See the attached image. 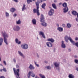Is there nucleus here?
<instances>
[{"instance_id": "1", "label": "nucleus", "mask_w": 78, "mask_h": 78, "mask_svg": "<svg viewBox=\"0 0 78 78\" xmlns=\"http://www.w3.org/2000/svg\"><path fill=\"white\" fill-rule=\"evenodd\" d=\"M2 35L4 37V42L6 44V45H8V41H7V38H6L9 37V35L5 32L2 33Z\"/></svg>"}, {"instance_id": "2", "label": "nucleus", "mask_w": 78, "mask_h": 78, "mask_svg": "<svg viewBox=\"0 0 78 78\" xmlns=\"http://www.w3.org/2000/svg\"><path fill=\"white\" fill-rule=\"evenodd\" d=\"M62 6L65 8L63 9L64 12L65 13L69 11V8H68V7H67V3L66 2L62 4Z\"/></svg>"}, {"instance_id": "3", "label": "nucleus", "mask_w": 78, "mask_h": 78, "mask_svg": "<svg viewBox=\"0 0 78 78\" xmlns=\"http://www.w3.org/2000/svg\"><path fill=\"white\" fill-rule=\"evenodd\" d=\"M45 18H44V15H41V18L40 19V21L41 22H43V23H41V24L43 26H44V27H46L47 26V23L44 22V19Z\"/></svg>"}, {"instance_id": "4", "label": "nucleus", "mask_w": 78, "mask_h": 78, "mask_svg": "<svg viewBox=\"0 0 78 78\" xmlns=\"http://www.w3.org/2000/svg\"><path fill=\"white\" fill-rule=\"evenodd\" d=\"M13 71L14 72V74L17 77V78H20V77H19V69H18L17 70L15 69V68H13Z\"/></svg>"}, {"instance_id": "5", "label": "nucleus", "mask_w": 78, "mask_h": 78, "mask_svg": "<svg viewBox=\"0 0 78 78\" xmlns=\"http://www.w3.org/2000/svg\"><path fill=\"white\" fill-rule=\"evenodd\" d=\"M21 47L22 49L27 50L28 48V45L27 44H23L21 45Z\"/></svg>"}, {"instance_id": "6", "label": "nucleus", "mask_w": 78, "mask_h": 78, "mask_svg": "<svg viewBox=\"0 0 78 78\" xmlns=\"http://www.w3.org/2000/svg\"><path fill=\"white\" fill-rule=\"evenodd\" d=\"M30 75L32 77H34L35 76V74L33 72V71H30L27 75V76L28 78L30 77Z\"/></svg>"}, {"instance_id": "7", "label": "nucleus", "mask_w": 78, "mask_h": 78, "mask_svg": "<svg viewBox=\"0 0 78 78\" xmlns=\"http://www.w3.org/2000/svg\"><path fill=\"white\" fill-rule=\"evenodd\" d=\"M54 14V9H51L48 12L49 16H52Z\"/></svg>"}, {"instance_id": "8", "label": "nucleus", "mask_w": 78, "mask_h": 78, "mask_svg": "<svg viewBox=\"0 0 78 78\" xmlns=\"http://www.w3.org/2000/svg\"><path fill=\"white\" fill-rule=\"evenodd\" d=\"M14 31H18L20 30V27L18 26H14L13 28Z\"/></svg>"}, {"instance_id": "9", "label": "nucleus", "mask_w": 78, "mask_h": 78, "mask_svg": "<svg viewBox=\"0 0 78 78\" xmlns=\"http://www.w3.org/2000/svg\"><path fill=\"white\" fill-rule=\"evenodd\" d=\"M37 6V9H33V11H34V13H36V12L37 13V11H39V7L38 6V4L37 5H36Z\"/></svg>"}, {"instance_id": "10", "label": "nucleus", "mask_w": 78, "mask_h": 78, "mask_svg": "<svg viewBox=\"0 0 78 78\" xmlns=\"http://www.w3.org/2000/svg\"><path fill=\"white\" fill-rule=\"evenodd\" d=\"M39 35L42 36L43 37L44 39H45V35L44 34V33L42 32V31H41L39 32Z\"/></svg>"}, {"instance_id": "11", "label": "nucleus", "mask_w": 78, "mask_h": 78, "mask_svg": "<svg viewBox=\"0 0 78 78\" xmlns=\"http://www.w3.org/2000/svg\"><path fill=\"white\" fill-rule=\"evenodd\" d=\"M46 45L48 47H52V44L50 42H47L46 43Z\"/></svg>"}, {"instance_id": "12", "label": "nucleus", "mask_w": 78, "mask_h": 78, "mask_svg": "<svg viewBox=\"0 0 78 78\" xmlns=\"http://www.w3.org/2000/svg\"><path fill=\"white\" fill-rule=\"evenodd\" d=\"M29 68L30 69V70H34V69H35V68H34L33 66L31 64L30 65V66L29 67Z\"/></svg>"}, {"instance_id": "13", "label": "nucleus", "mask_w": 78, "mask_h": 78, "mask_svg": "<svg viewBox=\"0 0 78 78\" xmlns=\"http://www.w3.org/2000/svg\"><path fill=\"white\" fill-rule=\"evenodd\" d=\"M15 42L16 44H21V41H19V39L17 38H16L15 39Z\"/></svg>"}, {"instance_id": "14", "label": "nucleus", "mask_w": 78, "mask_h": 78, "mask_svg": "<svg viewBox=\"0 0 78 78\" xmlns=\"http://www.w3.org/2000/svg\"><path fill=\"white\" fill-rule=\"evenodd\" d=\"M42 0H37V2H36V5L37 6V5L38 4V6H39V3H42Z\"/></svg>"}, {"instance_id": "15", "label": "nucleus", "mask_w": 78, "mask_h": 78, "mask_svg": "<svg viewBox=\"0 0 78 78\" xmlns=\"http://www.w3.org/2000/svg\"><path fill=\"white\" fill-rule=\"evenodd\" d=\"M47 40L48 41H49L53 43V42H55V40L53 38H49Z\"/></svg>"}, {"instance_id": "16", "label": "nucleus", "mask_w": 78, "mask_h": 78, "mask_svg": "<svg viewBox=\"0 0 78 78\" xmlns=\"http://www.w3.org/2000/svg\"><path fill=\"white\" fill-rule=\"evenodd\" d=\"M57 30L60 31V32H62L63 31V28L61 27H58L57 28Z\"/></svg>"}, {"instance_id": "17", "label": "nucleus", "mask_w": 78, "mask_h": 78, "mask_svg": "<svg viewBox=\"0 0 78 78\" xmlns=\"http://www.w3.org/2000/svg\"><path fill=\"white\" fill-rule=\"evenodd\" d=\"M72 14L74 16H76L77 15V12L75 11H72Z\"/></svg>"}, {"instance_id": "18", "label": "nucleus", "mask_w": 78, "mask_h": 78, "mask_svg": "<svg viewBox=\"0 0 78 78\" xmlns=\"http://www.w3.org/2000/svg\"><path fill=\"white\" fill-rule=\"evenodd\" d=\"M18 53L20 56H22V57H23V58H24V55H23V53H22L20 51H19Z\"/></svg>"}, {"instance_id": "19", "label": "nucleus", "mask_w": 78, "mask_h": 78, "mask_svg": "<svg viewBox=\"0 0 78 78\" xmlns=\"http://www.w3.org/2000/svg\"><path fill=\"white\" fill-rule=\"evenodd\" d=\"M62 48H66V45L65 44H64V41H62Z\"/></svg>"}, {"instance_id": "20", "label": "nucleus", "mask_w": 78, "mask_h": 78, "mask_svg": "<svg viewBox=\"0 0 78 78\" xmlns=\"http://www.w3.org/2000/svg\"><path fill=\"white\" fill-rule=\"evenodd\" d=\"M65 41L66 42H69L68 41V39H69V37H68L66 35L65 36Z\"/></svg>"}, {"instance_id": "21", "label": "nucleus", "mask_w": 78, "mask_h": 78, "mask_svg": "<svg viewBox=\"0 0 78 78\" xmlns=\"http://www.w3.org/2000/svg\"><path fill=\"white\" fill-rule=\"evenodd\" d=\"M69 41L71 42V43H72V44H74V41L70 37H69Z\"/></svg>"}, {"instance_id": "22", "label": "nucleus", "mask_w": 78, "mask_h": 78, "mask_svg": "<svg viewBox=\"0 0 78 78\" xmlns=\"http://www.w3.org/2000/svg\"><path fill=\"white\" fill-rule=\"evenodd\" d=\"M32 23L34 25H36V20L35 19H34L32 21Z\"/></svg>"}, {"instance_id": "23", "label": "nucleus", "mask_w": 78, "mask_h": 78, "mask_svg": "<svg viewBox=\"0 0 78 78\" xmlns=\"http://www.w3.org/2000/svg\"><path fill=\"white\" fill-rule=\"evenodd\" d=\"M71 27H72V26L71 25V24H70V23L67 24L66 27H67L68 28H71Z\"/></svg>"}, {"instance_id": "24", "label": "nucleus", "mask_w": 78, "mask_h": 78, "mask_svg": "<svg viewBox=\"0 0 78 78\" xmlns=\"http://www.w3.org/2000/svg\"><path fill=\"white\" fill-rule=\"evenodd\" d=\"M54 66L55 67H58L59 66V64L57 62H55L54 63Z\"/></svg>"}, {"instance_id": "25", "label": "nucleus", "mask_w": 78, "mask_h": 78, "mask_svg": "<svg viewBox=\"0 0 78 78\" xmlns=\"http://www.w3.org/2000/svg\"><path fill=\"white\" fill-rule=\"evenodd\" d=\"M26 5H25V4H23V6L22 9V11H24V10H25L26 9V7H25Z\"/></svg>"}, {"instance_id": "26", "label": "nucleus", "mask_w": 78, "mask_h": 78, "mask_svg": "<svg viewBox=\"0 0 78 78\" xmlns=\"http://www.w3.org/2000/svg\"><path fill=\"white\" fill-rule=\"evenodd\" d=\"M45 6H46V4L45 3H44L42 5L41 8H42L43 9H45Z\"/></svg>"}, {"instance_id": "27", "label": "nucleus", "mask_w": 78, "mask_h": 78, "mask_svg": "<svg viewBox=\"0 0 78 78\" xmlns=\"http://www.w3.org/2000/svg\"><path fill=\"white\" fill-rule=\"evenodd\" d=\"M52 6L53 8L56 9V4H52Z\"/></svg>"}, {"instance_id": "28", "label": "nucleus", "mask_w": 78, "mask_h": 78, "mask_svg": "<svg viewBox=\"0 0 78 78\" xmlns=\"http://www.w3.org/2000/svg\"><path fill=\"white\" fill-rule=\"evenodd\" d=\"M39 76H40V77L41 78H45V76L44 75L41 74H39Z\"/></svg>"}, {"instance_id": "29", "label": "nucleus", "mask_w": 78, "mask_h": 78, "mask_svg": "<svg viewBox=\"0 0 78 78\" xmlns=\"http://www.w3.org/2000/svg\"><path fill=\"white\" fill-rule=\"evenodd\" d=\"M16 23L18 25H19L21 23V21H20V20H19L18 21H16Z\"/></svg>"}, {"instance_id": "30", "label": "nucleus", "mask_w": 78, "mask_h": 78, "mask_svg": "<svg viewBox=\"0 0 78 78\" xmlns=\"http://www.w3.org/2000/svg\"><path fill=\"white\" fill-rule=\"evenodd\" d=\"M69 78H73V76L72 74H69Z\"/></svg>"}, {"instance_id": "31", "label": "nucleus", "mask_w": 78, "mask_h": 78, "mask_svg": "<svg viewBox=\"0 0 78 78\" xmlns=\"http://www.w3.org/2000/svg\"><path fill=\"white\" fill-rule=\"evenodd\" d=\"M10 11L11 12H14V11H15V9L14 8H12L11 9Z\"/></svg>"}, {"instance_id": "32", "label": "nucleus", "mask_w": 78, "mask_h": 78, "mask_svg": "<svg viewBox=\"0 0 78 78\" xmlns=\"http://www.w3.org/2000/svg\"><path fill=\"white\" fill-rule=\"evenodd\" d=\"M0 43H1L2 44L3 42V39L2 38H1L0 39Z\"/></svg>"}, {"instance_id": "33", "label": "nucleus", "mask_w": 78, "mask_h": 78, "mask_svg": "<svg viewBox=\"0 0 78 78\" xmlns=\"http://www.w3.org/2000/svg\"><path fill=\"white\" fill-rule=\"evenodd\" d=\"M27 1L28 4H29L30 2H32V0H27Z\"/></svg>"}, {"instance_id": "34", "label": "nucleus", "mask_w": 78, "mask_h": 78, "mask_svg": "<svg viewBox=\"0 0 78 78\" xmlns=\"http://www.w3.org/2000/svg\"><path fill=\"white\" fill-rule=\"evenodd\" d=\"M5 14L6 17H9V13L6 12Z\"/></svg>"}, {"instance_id": "35", "label": "nucleus", "mask_w": 78, "mask_h": 78, "mask_svg": "<svg viewBox=\"0 0 78 78\" xmlns=\"http://www.w3.org/2000/svg\"><path fill=\"white\" fill-rule=\"evenodd\" d=\"M47 69H51V68L50 66H48L47 67Z\"/></svg>"}, {"instance_id": "36", "label": "nucleus", "mask_w": 78, "mask_h": 78, "mask_svg": "<svg viewBox=\"0 0 78 78\" xmlns=\"http://www.w3.org/2000/svg\"><path fill=\"white\" fill-rule=\"evenodd\" d=\"M74 62L76 64H78V60L77 59H75Z\"/></svg>"}, {"instance_id": "37", "label": "nucleus", "mask_w": 78, "mask_h": 78, "mask_svg": "<svg viewBox=\"0 0 78 78\" xmlns=\"http://www.w3.org/2000/svg\"><path fill=\"white\" fill-rule=\"evenodd\" d=\"M35 65L36 66H37V67H39V64H37V63H36V62H35Z\"/></svg>"}, {"instance_id": "38", "label": "nucleus", "mask_w": 78, "mask_h": 78, "mask_svg": "<svg viewBox=\"0 0 78 78\" xmlns=\"http://www.w3.org/2000/svg\"><path fill=\"white\" fill-rule=\"evenodd\" d=\"M37 16H39L40 15V14L39 13V10L37 11Z\"/></svg>"}, {"instance_id": "39", "label": "nucleus", "mask_w": 78, "mask_h": 78, "mask_svg": "<svg viewBox=\"0 0 78 78\" xmlns=\"http://www.w3.org/2000/svg\"><path fill=\"white\" fill-rule=\"evenodd\" d=\"M75 45H76L77 47H78V42H77L75 44Z\"/></svg>"}, {"instance_id": "40", "label": "nucleus", "mask_w": 78, "mask_h": 78, "mask_svg": "<svg viewBox=\"0 0 78 78\" xmlns=\"http://www.w3.org/2000/svg\"><path fill=\"white\" fill-rule=\"evenodd\" d=\"M3 63L5 65V66H6V61H3Z\"/></svg>"}, {"instance_id": "41", "label": "nucleus", "mask_w": 78, "mask_h": 78, "mask_svg": "<svg viewBox=\"0 0 78 78\" xmlns=\"http://www.w3.org/2000/svg\"><path fill=\"white\" fill-rule=\"evenodd\" d=\"M16 16H17V14H16V13L14 14L13 16H14V17H16Z\"/></svg>"}, {"instance_id": "42", "label": "nucleus", "mask_w": 78, "mask_h": 78, "mask_svg": "<svg viewBox=\"0 0 78 78\" xmlns=\"http://www.w3.org/2000/svg\"><path fill=\"white\" fill-rule=\"evenodd\" d=\"M2 70L3 71H4V72H6V69L4 68Z\"/></svg>"}, {"instance_id": "43", "label": "nucleus", "mask_w": 78, "mask_h": 78, "mask_svg": "<svg viewBox=\"0 0 78 78\" xmlns=\"http://www.w3.org/2000/svg\"><path fill=\"white\" fill-rule=\"evenodd\" d=\"M13 61H14V62H16V58H14L13 59Z\"/></svg>"}, {"instance_id": "44", "label": "nucleus", "mask_w": 78, "mask_h": 78, "mask_svg": "<svg viewBox=\"0 0 78 78\" xmlns=\"http://www.w3.org/2000/svg\"><path fill=\"white\" fill-rule=\"evenodd\" d=\"M75 40L76 41H78V37H76L75 38Z\"/></svg>"}, {"instance_id": "45", "label": "nucleus", "mask_w": 78, "mask_h": 78, "mask_svg": "<svg viewBox=\"0 0 78 78\" xmlns=\"http://www.w3.org/2000/svg\"><path fill=\"white\" fill-rule=\"evenodd\" d=\"M13 1H14V2H18V1L17 0H12Z\"/></svg>"}, {"instance_id": "46", "label": "nucleus", "mask_w": 78, "mask_h": 78, "mask_svg": "<svg viewBox=\"0 0 78 78\" xmlns=\"http://www.w3.org/2000/svg\"><path fill=\"white\" fill-rule=\"evenodd\" d=\"M62 25L63 27H66V25L64 24H63Z\"/></svg>"}, {"instance_id": "47", "label": "nucleus", "mask_w": 78, "mask_h": 78, "mask_svg": "<svg viewBox=\"0 0 78 78\" xmlns=\"http://www.w3.org/2000/svg\"><path fill=\"white\" fill-rule=\"evenodd\" d=\"M16 67L17 68H19V65H16Z\"/></svg>"}, {"instance_id": "48", "label": "nucleus", "mask_w": 78, "mask_h": 78, "mask_svg": "<svg viewBox=\"0 0 78 78\" xmlns=\"http://www.w3.org/2000/svg\"><path fill=\"white\" fill-rule=\"evenodd\" d=\"M76 21L77 22H78V18H76Z\"/></svg>"}, {"instance_id": "49", "label": "nucleus", "mask_w": 78, "mask_h": 78, "mask_svg": "<svg viewBox=\"0 0 78 78\" xmlns=\"http://www.w3.org/2000/svg\"><path fill=\"white\" fill-rule=\"evenodd\" d=\"M76 70L78 72V67H76Z\"/></svg>"}, {"instance_id": "50", "label": "nucleus", "mask_w": 78, "mask_h": 78, "mask_svg": "<svg viewBox=\"0 0 78 78\" xmlns=\"http://www.w3.org/2000/svg\"><path fill=\"white\" fill-rule=\"evenodd\" d=\"M74 58H78V57H77V56L76 55H75L74 56Z\"/></svg>"}, {"instance_id": "51", "label": "nucleus", "mask_w": 78, "mask_h": 78, "mask_svg": "<svg viewBox=\"0 0 78 78\" xmlns=\"http://www.w3.org/2000/svg\"><path fill=\"white\" fill-rule=\"evenodd\" d=\"M68 51H71V49H70V48L69 49Z\"/></svg>"}, {"instance_id": "52", "label": "nucleus", "mask_w": 78, "mask_h": 78, "mask_svg": "<svg viewBox=\"0 0 78 78\" xmlns=\"http://www.w3.org/2000/svg\"><path fill=\"white\" fill-rule=\"evenodd\" d=\"M0 78H5L3 76H1Z\"/></svg>"}, {"instance_id": "53", "label": "nucleus", "mask_w": 78, "mask_h": 78, "mask_svg": "<svg viewBox=\"0 0 78 78\" xmlns=\"http://www.w3.org/2000/svg\"><path fill=\"white\" fill-rule=\"evenodd\" d=\"M62 4V3H61V2H60V3H59V5H61V4Z\"/></svg>"}, {"instance_id": "54", "label": "nucleus", "mask_w": 78, "mask_h": 78, "mask_svg": "<svg viewBox=\"0 0 78 78\" xmlns=\"http://www.w3.org/2000/svg\"><path fill=\"white\" fill-rule=\"evenodd\" d=\"M44 62H45V63H47L48 62L47 61H45Z\"/></svg>"}, {"instance_id": "55", "label": "nucleus", "mask_w": 78, "mask_h": 78, "mask_svg": "<svg viewBox=\"0 0 78 78\" xmlns=\"http://www.w3.org/2000/svg\"><path fill=\"white\" fill-rule=\"evenodd\" d=\"M2 45V43H0V46H1V45Z\"/></svg>"}, {"instance_id": "56", "label": "nucleus", "mask_w": 78, "mask_h": 78, "mask_svg": "<svg viewBox=\"0 0 78 78\" xmlns=\"http://www.w3.org/2000/svg\"><path fill=\"white\" fill-rule=\"evenodd\" d=\"M57 1L56 0H55L54 1V2H55V3H56V2H57Z\"/></svg>"}, {"instance_id": "57", "label": "nucleus", "mask_w": 78, "mask_h": 78, "mask_svg": "<svg viewBox=\"0 0 78 78\" xmlns=\"http://www.w3.org/2000/svg\"><path fill=\"white\" fill-rule=\"evenodd\" d=\"M77 18H78V13H77Z\"/></svg>"}, {"instance_id": "58", "label": "nucleus", "mask_w": 78, "mask_h": 78, "mask_svg": "<svg viewBox=\"0 0 78 78\" xmlns=\"http://www.w3.org/2000/svg\"><path fill=\"white\" fill-rule=\"evenodd\" d=\"M2 70H3V69H1L0 71L1 72H2Z\"/></svg>"}, {"instance_id": "59", "label": "nucleus", "mask_w": 78, "mask_h": 78, "mask_svg": "<svg viewBox=\"0 0 78 78\" xmlns=\"http://www.w3.org/2000/svg\"><path fill=\"white\" fill-rule=\"evenodd\" d=\"M0 66H3V65L2 64H0Z\"/></svg>"}, {"instance_id": "60", "label": "nucleus", "mask_w": 78, "mask_h": 78, "mask_svg": "<svg viewBox=\"0 0 78 78\" xmlns=\"http://www.w3.org/2000/svg\"><path fill=\"white\" fill-rule=\"evenodd\" d=\"M57 26L58 27H59V24H57Z\"/></svg>"}, {"instance_id": "61", "label": "nucleus", "mask_w": 78, "mask_h": 78, "mask_svg": "<svg viewBox=\"0 0 78 78\" xmlns=\"http://www.w3.org/2000/svg\"><path fill=\"white\" fill-rule=\"evenodd\" d=\"M1 61V58H0V61Z\"/></svg>"}, {"instance_id": "62", "label": "nucleus", "mask_w": 78, "mask_h": 78, "mask_svg": "<svg viewBox=\"0 0 78 78\" xmlns=\"http://www.w3.org/2000/svg\"><path fill=\"white\" fill-rule=\"evenodd\" d=\"M37 39H39V38H38V37H37Z\"/></svg>"}, {"instance_id": "63", "label": "nucleus", "mask_w": 78, "mask_h": 78, "mask_svg": "<svg viewBox=\"0 0 78 78\" xmlns=\"http://www.w3.org/2000/svg\"><path fill=\"white\" fill-rule=\"evenodd\" d=\"M47 0H44V1H46Z\"/></svg>"}, {"instance_id": "64", "label": "nucleus", "mask_w": 78, "mask_h": 78, "mask_svg": "<svg viewBox=\"0 0 78 78\" xmlns=\"http://www.w3.org/2000/svg\"><path fill=\"white\" fill-rule=\"evenodd\" d=\"M36 0H33V1H35Z\"/></svg>"}]
</instances>
